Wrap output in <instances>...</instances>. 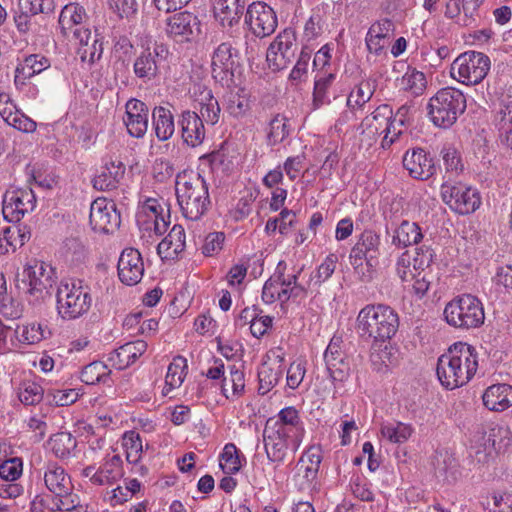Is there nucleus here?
Here are the masks:
<instances>
[{
    "label": "nucleus",
    "instance_id": "nucleus-26",
    "mask_svg": "<svg viewBox=\"0 0 512 512\" xmlns=\"http://www.w3.org/2000/svg\"><path fill=\"white\" fill-rule=\"evenodd\" d=\"M286 268V262L279 261L274 274L264 283L261 298L265 304H272L275 301L286 303V298L283 297L286 292V286H284Z\"/></svg>",
    "mask_w": 512,
    "mask_h": 512
},
{
    "label": "nucleus",
    "instance_id": "nucleus-4",
    "mask_svg": "<svg viewBox=\"0 0 512 512\" xmlns=\"http://www.w3.org/2000/svg\"><path fill=\"white\" fill-rule=\"evenodd\" d=\"M208 183L204 177L192 170L177 174L175 193L182 215L188 221H198L210 205Z\"/></svg>",
    "mask_w": 512,
    "mask_h": 512
},
{
    "label": "nucleus",
    "instance_id": "nucleus-39",
    "mask_svg": "<svg viewBox=\"0 0 512 512\" xmlns=\"http://www.w3.org/2000/svg\"><path fill=\"white\" fill-rule=\"evenodd\" d=\"M336 78V74L328 71H318L315 76L313 90V106L318 109L330 103L328 90Z\"/></svg>",
    "mask_w": 512,
    "mask_h": 512
},
{
    "label": "nucleus",
    "instance_id": "nucleus-3",
    "mask_svg": "<svg viewBox=\"0 0 512 512\" xmlns=\"http://www.w3.org/2000/svg\"><path fill=\"white\" fill-rule=\"evenodd\" d=\"M399 328L397 312L388 305L368 304L356 318V333L365 342L384 343L390 340Z\"/></svg>",
    "mask_w": 512,
    "mask_h": 512
},
{
    "label": "nucleus",
    "instance_id": "nucleus-55",
    "mask_svg": "<svg viewBox=\"0 0 512 512\" xmlns=\"http://www.w3.org/2000/svg\"><path fill=\"white\" fill-rule=\"evenodd\" d=\"M220 466L224 473L230 475L237 473L241 469V460L235 444L228 443L224 446L221 454Z\"/></svg>",
    "mask_w": 512,
    "mask_h": 512
},
{
    "label": "nucleus",
    "instance_id": "nucleus-64",
    "mask_svg": "<svg viewBox=\"0 0 512 512\" xmlns=\"http://www.w3.org/2000/svg\"><path fill=\"white\" fill-rule=\"evenodd\" d=\"M6 123L23 133H32L37 128L36 122L24 114L20 109L9 119H7Z\"/></svg>",
    "mask_w": 512,
    "mask_h": 512
},
{
    "label": "nucleus",
    "instance_id": "nucleus-15",
    "mask_svg": "<svg viewBox=\"0 0 512 512\" xmlns=\"http://www.w3.org/2000/svg\"><path fill=\"white\" fill-rule=\"evenodd\" d=\"M343 347L342 337L334 335L324 352L326 369L335 386L346 381L350 374V366Z\"/></svg>",
    "mask_w": 512,
    "mask_h": 512
},
{
    "label": "nucleus",
    "instance_id": "nucleus-35",
    "mask_svg": "<svg viewBox=\"0 0 512 512\" xmlns=\"http://www.w3.org/2000/svg\"><path fill=\"white\" fill-rule=\"evenodd\" d=\"M31 237L29 226H6L0 235V254H6L11 248L15 251Z\"/></svg>",
    "mask_w": 512,
    "mask_h": 512
},
{
    "label": "nucleus",
    "instance_id": "nucleus-25",
    "mask_svg": "<svg viewBox=\"0 0 512 512\" xmlns=\"http://www.w3.org/2000/svg\"><path fill=\"white\" fill-rule=\"evenodd\" d=\"M94 476V485H113L124 476L123 461L119 454L107 453Z\"/></svg>",
    "mask_w": 512,
    "mask_h": 512
},
{
    "label": "nucleus",
    "instance_id": "nucleus-57",
    "mask_svg": "<svg viewBox=\"0 0 512 512\" xmlns=\"http://www.w3.org/2000/svg\"><path fill=\"white\" fill-rule=\"evenodd\" d=\"M302 269H299L297 272L286 275V281H284V286H286V292L283 297L286 298V302L289 300H298L303 299L307 296L308 288L311 285L304 286L298 282L299 275Z\"/></svg>",
    "mask_w": 512,
    "mask_h": 512
},
{
    "label": "nucleus",
    "instance_id": "nucleus-32",
    "mask_svg": "<svg viewBox=\"0 0 512 512\" xmlns=\"http://www.w3.org/2000/svg\"><path fill=\"white\" fill-rule=\"evenodd\" d=\"M215 19L223 28H231L239 23L244 5L240 0H216L213 6Z\"/></svg>",
    "mask_w": 512,
    "mask_h": 512
},
{
    "label": "nucleus",
    "instance_id": "nucleus-19",
    "mask_svg": "<svg viewBox=\"0 0 512 512\" xmlns=\"http://www.w3.org/2000/svg\"><path fill=\"white\" fill-rule=\"evenodd\" d=\"M137 224H171L170 204L164 199L147 198L136 212Z\"/></svg>",
    "mask_w": 512,
    "mask_h": 512
},
{
    "label": "nucleus",
    "instance_id": "nucleus-47",
    "mask_svg": "<svg viewBox=\"0 0 512 512\" xmlns=\"http://www.w3.org/2000/svg\"><path fill=\"white\" fill-rule=\"evenodd\" d=\"M501 141L512 149V103L502 105L496 115Z\"/></svg>",
    "mask_w": 512,
    "mask_h": 512
},
{
    "label": "nucleus",
    "instance_id": "nucleus-33",
    "mask_svg": "<svg viewBox=\"0 0 512 512\" xmlns=\"http://www.w3.org/2000/svg\"><path fill=\"white\" fill-rule=\"evenodd\" d=\"M90 224H121V216L112 201L98 198L90 207Z\"/></svg>",
    "mask_w": 512,
    "mask_h": 512
},
{
    "label": "nucleus",
    "instance_id": "nucleus-9",
    "mask_svg": "<svg viewBox=\"0 0 512 512\" xmlns=\"http://www.w3.org/2000/svg\"><path fill=\"white\" fill-rule=\"evenodd\" d=\"M52 268L43 261L33 259L23 270V290L30 303H39L49 296L53 285Z\"/></svg>",
    "mask_w": 512,
    "mask_h": 512
},
{
    "label": "nucleus",
    "instance_id": "nucleus-63",
    "mask_svg": "<svg viewBox=\"0 0 512 512\" xmlns=\"http://www.w3.org/2000/svg\"><path fill=\"white\" fill-rule=\"evenodd\" d=\"M462 14L460 25L471 26L476 23L478 11L484 0H461Z\"/></svg>",
    "mask_w": 512,
    "mask_h": 512
},
{
    "label": "nucleus",
    "instance_id": "nucleus-8",
    "mask_svg": "<svg viewBox=\"0 0 512 512\" xmlns=\"http://www.w3.org/2000/svg\"><path fill=\"white\" fill-rule=\"evenodd\" d=\"M491 68L490 58L478 51L460 54L451 65V76L458 82L470 86L481 83Z\"/></svg>",
    "mask_w": 512,
    "mask_h": 512
},
{
    "label": "nucleus",
    "instance_id": "nucleus-34",
    "mask_svg": "<svg viewBox=\"0 0 512 512\" xmlns=\"http://www.w3.org/2000/svg\"><path fill=\"white\" fill-rule=\"evenodd\" d=\"M87 19V13L83 6L78 3L65 5L59 15V26L64 35L73 32V29L81 28Z\"/></svg>",
    "mask_w": 512,
    "mask_h": 512
},
{
    "label": "nucleus",
    "instance_id": "nucleus-14",
    "mask_svg": "<svg viewBox=\"0 0 512 512\" xmlns=\"http://www.w3.org/2000/svg\"><path fill=\"white\" fill-rule=\"evenodd\" d=\"M245 25L259 38L271 35L277 27L275 11L264 2H254L246 10Z\"/></svg>",
    "mask_w": 512,
    "mask_h": 512
},
{
    "label": "nucleus",
    "instance_id": "nucleus-38",
    "mask_svg": "<svg viewBox=\"0 0 512 512\" xmlns=\"http://www.w3.org/2000/svg\"><path fill=\"white\" fill-rule=\"evenodd\" d=\"M16 338L19 342L33 345L41 342L51 335V331L46 324L40 322H30L25 325H19L15 329Z\"/></svg>",
    "mask_w": 512,
    "mask_h": 512
},
{
    "label": "nucleus",
    "instance_id": "nucleus-2",
    "mask_svg": "<svg viewBox=\"0 0 512 512\" xmlns=\"http://www.w3.org/2000/svg\"><path fill=\"white\" fill-rule=\"evenodd\" d=\"M478 369V353L468 343L453 344L438 358L436 373L440 383L453 390L467 384Z\"/></svg>",
    "mask_w": 512,
    "mask_h": 512
},
{
    "label": "nucleus",
    "instance_id": "nucleus-22",
    "mask_svg": "<svg viewBox=\"0 0 512 512\" xmlns=\"http://www.w3.org/2000/svg\"><path fill=\"white\" fill-rule=\"evenodd\" d=\"M181 136L188 146L197 147L205 138V127L202 118L194 111L186 110L181 113L178 121Z\"/></svg>",
    "mask_w": 512,
    "mask_h": 512
},
{
    "label": "nucleus",
    "instance_id": "nucleus-23",
    "mask_svg": "<svg viewBox=\"0 0 512 512\" xmlns=\"http://www.w3.org/2000/svg\"><path fill=\"white\" fill-rule=\"evenodd\" d=\"M50 65V60L43 55L31 54L26 56L15 68L13 80L15 88L22 89L24 80H29L35 75L40 74L48 69Z\"/></svg>",
    "mask_w": 512,
    "mask_h": 512
},
{
    "label": "nucleus",
    "instance_id": "nucleus-59",
    "mask_svg": "<svg viewBox=\"0 0 512 512\" xmlns=\"http://www.w3.org/2000/svg\"><path fill=\"white\" fill-rule=\"evenodd\" d=\"M23 474V460L12 457L0 464V478L3 481H17Z\"/></svg>",
    "mask_w": 512,
    "mask_h": 512
},
{
    "label": "nucleus",
    "instance_id": "nucleus-21",
    "mask_svg": "<svg viewBox=\"0 0 512 512\" xmlns=\"http://www.w3.org/2000/svg\"><path fill=\"white\" fill-rule=\"evenodd\" d=\"M395 25L392 20L384 18L375 21L368 29L365 43L367 50L376 55H382L394 36Z\"/></svg>",
    "mask_w": 512,
    "mask_h": 512
},
{
    "label": "nucleus",
    "instance_id": "nucleus-46",
    "mask_svg": "<svg viewBox=\"0 0 512 512\" xmlns=\"http://www.w3.org/2000/svg\"><path fill=\"white\" fill-rule=\"evenodd\" d=\"M188 365L186 358L182 356H176L169 364L167 374L165 377V386L168 390L175 389L183 383Z\"/></svg>",
    "mask_w": 512,
    "mask_h": 512
},
{
    "label": "nucleus",
    "instance_id": "nucleus-12",
    "mask_svg": "<svg viewBox=\"0 0 512 512\" xmlns=\"http://www.w3.org/2000/svg\"><path fill=\"white\" fill-rule=\"evenodd\" d=\"M443 201L456 213L468 215L481 205V196L476 188L463 183H444L441 186Z\"/></svg>",
    "mask_w": 512,
    "mask_h": 512
},
{
    "label": "nucleus",
    "instance_id": "nucleus-11",
    "mask_svg": "<svg viewBox=\"0 0 512 512\" xmlns=\"http://www.w3.org/2000/svg\"><path fill=\"white\" fill-rule=\"evenodd\" d=\"M393 111L387 104L378 106L370 115L366 116L360 125L362 133L369 137L383 135L382 148L386 149L401 135L392 121Z\"/></svg>",
    "mask_w": 512,
    "mask_h": 512
},
{
    "label": "nucleus",
    "instance_id": "nucleus-52",
    "mask_svg": "<svg viewBox=\"0 0 512 512\" xmlns=\"http://www.w3.org/2000/svg\"><path fill=\"white\" fill-rule=\"evenodd\" d=\"M272 50L286 53V58L295 57L297 50V36L292 28H286L280 32L269 46Z\"/></svg>",
    "mask_w": 512,
    "mask_h": 512
},
{
    "label": "nucleus",
    "instance_id": "nucleus-20",
    "mask_svg": "<svg viewBox=\"0 0 512 512\" xmlns=\"http://www.w3.org/2000/svg\"><path fill=\"white\" fill-rule=\"evenodd\" d=\"M402 162L408 174L417 180H427L433 176L436 171L433 159L422 148L407 150L403 156Z\"/></svg>",
    "mask_w": 512,
    "mask_h": 512
},
{
    "label": "nucleus",
    "instance_id": "nucleus-60",
    "mask_svg": "<svg viewBox=\"0 0 512 512\" xmlns=\"http://www.w3.org/2000/svg\"><path fill=\"white\" fill-rule=\"evenodd\" d=\"M441 154L446 172L457 176L463 171L464 166L461 157L454 147H444Z\"/></svg>",
    "mask_w": 512,
    "mask_h": 512
},
{
    "label": "nucleus",
    "instance_id": "nucleus-31",
    "mask_svg": "<svg viewBox=\"0 0 512 512\" xmlns=\"http://www.w3.org/2000/svg\"><path fill=\"white\" fill-rule=\"evenodd\" d=\"M185 231L183 226H172L168 235L157 246L161 259L172 260L185 249Z\"/></svg>",
    "mask_w": 512,
    "mask_h": 512
},
{
    "label": "nucleus",
    "instance_id": "nucleus-13",
    "mask_svg": "<svg viewBox=\"0 0 512 512\" xmlns=\"http://www.w3.org/2000/svg\"><path fill=\"white\" fill-rule=\"evenodd\" d=\"M167 54V48L157 42L149 43L146 47L142 46L133 64L135 76L144 83L154 80Z\"/></svg>",
    "mask_w": 512,
    "mask_h": 512
},
{
    "label": "nucleus",
    "instance_id": "nucleus-49",
    "mask_svg": "<svg viewBox=\"0 0 512 512\" xmlns=\"http://www.w3.org/2000/svg\"><path fill=\"white\" fill-rule=\"evenodd\" d=\"M426 83V77L423 72L411 70L401 77L398 86L401 90L413 96H419L424 92Z\"/></svg>",
    "mask_w": 512,
    "mask_h": 512
},
{
    "label": "nucleus",
    "instance_id": "nucleus-5",
    "mask_svg": "<svg viewBox=\"0 0 512 512\" xmlns=\"http://www.w3.org/2000/svg\"><path fill=\"white\" fill-rule=\"evenodd\" d=\"M466 97L454 87L438 90L428 103V115L433 124L440 128L451 127L466 110Z\"/></svg>",
    "mask_w": 512,
    "mask_h": 512
},
{
    "label": "nucleus",
    "instance_id": "nucleus-36",
    "mask_svg": "<svg viewBox=\"0 0 512 512\" xmlns=\"http://www.w3.org/2000/svg\"><path fill=\"white\" fill-rule=\"evenodd\" d=\"M414 433V427L409 423L397 420L385 421L381 424V436L391 444H403Z\"/></svg>",
    "mask_w": 512,
    "mask_h": 512
},
{
    "label": "nucleus",
    "instance_id": "nucleus-27",
    "mask_svg": "<svg viewBox=\"0 0 512 512\" xmlns=\"http://www.w3.org/2000/svg\"><path fill=\"white\" fill-rule=\"evenodd\" d=\"M199 29V21L197 17L187 11L174 14L167 19L166 32L174 38L182 41L188 40Z\"/></svg>",
    "mask_w": 512,
    "mask_h": 512
},
{
    "label": "nucleus",
    "instance_id": "nucleus-29",
    "mask_svg": "<svg viewBox=\"0 0 512 512\" xmlns=\"http://www.w3.org/2000/svg\"><path fill=\"white\" fill-rule=\"evenodd\" d=\"M125 174V165L117 159L105 163L102 170L93 179L94 188L106 191L116 189Z\"/></svg>",
    "mask_w": 512,
    "mask_h": 512
},
{
    "label": "nucleus",
    "instance_id": "nucleus-17",
    "mask_svg": "<svg viewBox=\"0 0 512 512\" xmlns=\"http://www.w3.org/2000/svg\"><path fill=\"white\" fill-rule=\"evenodd\" d=\"M119 280L127 285L138 284L144 275V262L141 253L135 248H125L118 259Z\"/></svg>",
    "mask_w": 512,
    "mask_h": 512
},
{
    "label": "nucleus",
    "instance_id": "nucleus-42",
    "mask_svg": "<svg viewBox=\"0 0 512 512\" xmlns=\"http://www.w3.org/2000/svg\"><path fill=\"white\" fill-rule=\"evenodd\" d=\"M111 369L102 361L86 365L81 372V381L87 385L109 384Z\"/></svg>",
    "mask_w": 512,
    "mask_h": 512
},
{
    "label": "nucleus",
    "instance_id": "nucleus-37",
    "mask_svg": "<svg viewBox=\"0 0 512 512\" xmlns=\"http://www.w3.org/2000/svg\"><path fill=\"white\" fill-rule=\"evenodd\" d=\"M152 124L155 135L160 141H166L174 134V117L168 108L163 106L155 107L152 112Z\"/></svg>",
    "mask_w": 512,
    "mask_h": 512
},
{
    "label": "nucleus",
    "instance_id": "nucleus-16",
    "mask_svg": "<svg viewBox=\"0 0 512 512\" xmlns=\"http://www.w3.org/2000/svg\"><path fill=\"white\" fill-rule=\"evenodd\" d=\"M36 205L34 192L30 188L7 192L2 207L3 218L11 223L19 222Z\"/></svg>",
    "mask_w": 512,
    "mask_h": 512
},
{
    "label": "nucleus",
    "instance_id": "nucleus-6",
    "mask_svg": "<svg viewBox=\"0 0 512 512\" xmlns=\"http://www.w3.org/2000/svg\"><path fill=\"white\" fill-rule=\"evenodd\" d=\"M57 311L62 319L74 320L86 314L92 305L88 286L81 280L62 281L57 289Z\"/></svg>",
    "mask_w": 512,
    "mask_h": 512
},
{
    "label": "nucleus",
    "instance_id": "nucleus-56",
    "mask_svg": "<svg viewBox=\"0 0 512 512\" xmlns=\"http://www.w3.org/2000/svg\"><path fill=\"white\" fill-rule=\"evenodd\" d=\"M474 438L475 444H472L470 447V455L474 453L477 462L485 463L493 451L495 441L482 432L477 433Z\"/></svg>",
    "mask_w": 512,
    "mask_h": 512
},
{
    "label": "nucleus",
    "instance_id": "nucleus-48",
    "mask_svg": "<svg viewBox=\"0 0 512 512\" xmlns=\"http://www.w3.org/2000/svg\"><path fill=\"white\" fill-rule=\"evenodd\" d=\"M374 86L371 81H361L348 95L347 106L351 110L361 109L373 96Z\"/></svg>",
    "mask_w": 512,
    "mask_h": 512
},
{
    "label": "nucleus",
    "instance_id": "nucleus-45",
    "mask_svg": "<svg viewBox=\"0 0 512 512\" xmlns=\"http://www.w3.org/2000/svg\"><path fill=\"white\" fill-rule=\"evenodd\" d=\"M287 118L277 114L268 123L266 128V142L269 146H275L283 142L290 131L287 125Z\"/></svg>",
    "mask_w": 512,
    "mask_h": 512
},
{
    "label": "nucleus",
    "instance_id": "nucleus-62",
    "mask_svg": "<svg viewBox=\"0 0 512 512\" xmlns=\"http://www.w3.org/2000/svg\"><path fill=\"white\" fill-rule=\"evenodd\" d=\"M306 374L305 362L302 360L294 361L290 364L287 370L286 383L287 386L295 390L303 382Z\"/></svg>",
    "mask_w": 512,
    "mask_h": 512
},
{
    "label": "nucleus",
    "instance_id": "nucleus-50",
    "mask_svg": "<svg viewBox=\"0 0 512 512\" xmlns=\"http://www.w3.org/2000/svg\"><path fill=\"white\" fill-rule=\"evenodd\" d=\"M220 106L218 100L212 95L211 90L202 93L200 100V114L207 124L215 125L219 121Z\"/></svg>",
    "mask_w": 512,
    "mask_h": 512
},
{
    "label": "nucleus",
    "instance_id": "nucleus-43",
    "mask_svg": "<svg viewBox=\"0 0 512 512\" xmlns=\"http://www.w3.org/2000/svg\"><path fill=\"white\" fill-rule=\"evenodd\" d=\"M49 444L57 458L67 459L73 455L77 440L68 432H60L50 438Z\"/></svg>",
    "mask_w": 512,
    "mask_h": 512
},
{
    "label": "nucleus",
    "instance_id": "nucleus-28",
    "mask_svg": "<svg viewBox=\"0 0 512 512\" xmlns=\"http://www.w3.org/2000/svg\"><path fill=\"white\" fill-rule=\"evenodd\" d=\"M46 488L57 497L68 496L72 491L71 479L57 463H48L44 472Z\"/></svg>",
    "mask_w": 512,
    "mask_h": 512
},
{
    "label": "nucleus",
    "instance_id": "nucleus-61",
    "mask_svg": "<svg viewBox=\"0 0 512 512\" xmlns=\"http://www.w3.org/2000/svg\"><path fill=\"white\" fill-rule=\"evenodd\" d=\"M80 395L81 394L77 389L49 390L47 392L49 401L56 406L71 405L78 400Z\"/></svg>",
    "mask_w": 512,
    "mask_h": 512
},
{
    "label": "nucleus",
    "instance_id": "nucleus-10",
    "mask_svg": "<svg viewBox=\"0 0 512 512\" xmlns=\"http://www.w3.org/2000/svg\"><path fill=\"white\" fill-rule=\"evenodd\" d=\"M240 53L232 42L217 45L211 54V75L222 87L234 84L235 71L239 66Z\"/></svg>",
    "mask_w": 512,
    "mask_h": 512
},
{
    "label": "nucleus",
    "instance_id": "nucleus-40",
    "mask_svg": "<svg viewBox=\"0 0 512 512\" xmlns=\"http://www.w3.org/2000/svg\"><path fill=\"white\" fill-rule=\"evenodd\" d=\"M245 388L244 373L236 365L229 366V377H223L221 390L227 399L239 397Z\"/></svg>",
    "mask_w": 512,
    "mask_h": 512
},
{
    "label": "nucleus",
    "instance_id": "nucleus-54",
    "mask_svg": "<svg viewBox=\"0 0 512 512\" xmlns=\"http://www.w3.org/2000/svg\"><path fill=\"white\" fill-rule=\"evenodd\" d=\"M122 446L126 451V459L129 463H137L140 460L143 445L138 432L126 431L122 437Z\"/></svg>",
    "mask_w": 512,
    "mask_h": 512
},
{
    "label": "nucleus",
    "instance_id": "nucleus-58",
    "mask_svg": "<svg viewBox=\"0 0 512 512\" xmlns=\"http://www.w3.org/2000/svg\"><path fill=\"white\" fill-rule=\"evenodd\" d=\"M103 53L102 42H100L98 35H94L91 43L87 46H79L77 49V55L79 56L82 63L91 65L99 60Z\"/></svg>",
    "mask_w": 512,
    "mask_h": 512
},
{
    "label": "nucleus",
    "instance_id": "nucleus-24",
    "mask_svg": "<svg viewBox=\"0 0 512 512\" xmlns=\"http://www.w3.org/2000/svg\"><path fill=\"white\" fill-rule=\"evenodd\" d=\"M144 340L127 342L109 354V361L118 369L123 370L134 364L147 350Z\"/></svg>",
    "mask_w": 512,
    "mask_h": 512
},
{
    "label": "nucleus",
    "instance_id": "nucleus-30",
    "mask_svg": "<svg viewBox=\"0 0 512 512\" xmlns=\"http://www.w3.org/2000/svg\"><path fill=\"white\" fill-rule=\"evenodd\" d=\"M482 400L491 411H505L512 406V386L505 383L491 385L485 390Z\"/></svg>",
    "mask_w": 512,
    "mask_h": 512
},
{
    "label": "nucleus",
    "instance_id": "nucleus-44",
    "mask_svg": "<svg viewBox=\"0 0 512 512\" xmlns=\"http://www.w3.org/2000/svg\"><path fill=\"white\" fill-rule=\"evenodd\" d=\"M284 369L281 365H268L264 363L258 370L259 392L264 395L268 393L283 377Z\"/></svg>",
    "mask_w": 512,
    "mask_h": 512
},
{
    "label": "nucleus",
    "instance_id": "nucleus-53",
    "mask_svg": "<svg viewBox=\"0 0 512 512\" xmlns=\"http://www.w3.org/2000/svg\"><path fill=\"white\" fill-rule=\"evenodd\" d=\"M337 263V255L330 253L317 267V269L310 275L308 285L320 287L322 283L327 281L333 275Z\"/></svg>",
    "mask_w": 512,
    "mask_h": 512
},
{
    "label": "nucleus",
    "instance_id": "nucleus-41",
    "mask_svg": "<svg viewBox=\"0 0 512 512\" xmlns=\"http://www.w3.org/2000/svg\"><path fill=\"white\" fill-rule=\"evenodd\" d=\"M17 395L24 405H37L44 397V389L36 379H24L18 386Z\"/></svg>",
    "mask_w": 512,
    "mask_h": 512
},
{
    "label": "nucleus",
    "instance_id": "nucleus-51",
    "mask_svg": "<svg viewBox=\"0 0 512 512\" xmlns=\"http://www.w3.org/2000/svg\"><path fill=\"white\" fill-rule=\"evenodd\" d=\"M423 235L420 226H396L393 231L392 242L399 248L417 244Z\"/></svg>",
    "mask_w": 512,
    "mask_h": 512
},
{
    "label": "nucleus",
    "instance_id": "nucleus-18",
    "mask_svg": "<svg viewBox=\"0 0 512 512\" xmlns=\"http://www.w3.org/2000/svg\"><path fill=\"white\" fill-rule=\"evenodd\" d=\"M149 109L147 105L138 99H130L125 105L123 122L130 136L142 138L148 129Z\"/></svg>",
    "mask_w": 512,
    "mask_h": 512
},
{
    "label": "nucleus",
    "instance_id": "nucleus-1",
    "mask_svg": "<svg viewBox=\"0 0 512 512\" xmlns=\"http://www.w3.org/2000/svg\"><path fill=\"white\" fill-rule=\"evenodd\" d=\"M305 436L304 423L299 411L288 406L276 416L267 419L263 429V443L266 456L277 465L283 463L288 454H295Z\"/></svg>",
    "mask_w": 512,
    "mask_h": 512
},
{
    "label": "nucleus",
    "instance_id": "nucleus-7",
    "mask_svg": "<svg viewBox=\"0 0 512 512\" xmlns=\"http://www.w3.org/2000/svg\"><path fill=\"white\" fill-rule=\"evenodd\" d=\"M446 322L459 329L480 327L485 320L482 302L475 296L464 294L451 300L444 309Z\"/></svg>",
    "mask_w": 512,
    "mask_h": 512
}]
</instances>
